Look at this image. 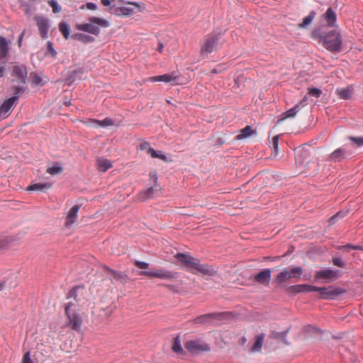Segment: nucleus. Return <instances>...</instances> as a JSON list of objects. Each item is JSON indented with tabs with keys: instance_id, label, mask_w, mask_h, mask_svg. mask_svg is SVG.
<instances>
[{
	"instance_id": "4c0bfd02",
	"label": "nucleus",
	"mask_w": 363,
	"mask_h": 363,
	"mask_svg": "<svg viewBox=\"0 0 363 363\" xmlns=\"http://www.w3.org/2000/svg\"><path fill=\"white\" fill-rule=\"evenodd\" d=\"M300 111V104H296L293 108L285 111L283 115V119L293 118Z\"/></svg>"
},
{
	"instance_id": "de8ad7c7",
	"label": "nucleus",
	"mask_w": 363,
	"mask_h": 363,
	"mask_svg": "<svg viewBox=\"0 0 363 363\" xmlns=\"http://www.w3.org/2000/svg\"><path fill=\"white\" fill-rule=\"evenodd\" d=\"M109 11L112 14L121 16V6H118L116 4H113L109 8Z\"/></svg>"
},
{
	"instance_id": "1a4fd4ad",
	"label": "nucleus",
	"mask_w": 363,
	"mask_h": 363,
	"mask_svg": "<svg viewBox=\"0 0 363 363\" xmlns=\"http://www.w3.org/2000/svg\"><path fill=\"white\" fill-rule=\"evenodd\" d=\"M72 306V303L69 302L65 305V313L69 319V325L70 327L79 332L81 330L82 319L79 314L76 313H71V307Z\"/></svg>"
},
{
	"instance_id": "49530a36",
	"label": "nucleus",
	"mask_w": 363,
	"mask_h": 363,
	"mask_svg": "<svg viewBox=\"0 0 363 363\" xmlns=\"http://www.w3.org/2000/svg\"><path fill=\"white\" fill-rule=\"evenodd\" d=\"M349 140L357 147L363 146V137L350 136Z\"/></svg>"
},
{
	"instance_id": "b1692460",
	"label": "nucleus",
	"mask_w": 363,
	"mask_h": 363,
	"mask_svg": "<svg viewBox=\"0 0 363 363\" xmlns=\"http://www.w3.org/2000/svg\"><path fill=\"white\" fill-rule=\"evenodd\" d=\"M71 38L75 40L80 41L84 44L93 43L95 40L94 38L91 35L82 33H74L71 36Z\"/></svg>"
},
{
	"instance_id": "5fc2aeb1",
	"label": "nucleus",
	"mask_w": 363,
	"mask_h": 363,
	"mask_svg": "<svg viewBox=\"0 0 363 363\" xmlns=\"http://www.w3.org/2000/svg\"><path fill=\"white\" fill-rule=\"evenodd\" d=\"M85 7L89 10H96L97 9V5L93 2H88L86 5H82L81 9H83Z\"/></svg>"
},
{
	"instance_id": "f3484780",
	"label": "nucleus",
	"mask_w": 363,
	"mask_h": 363,
	"mask_svg": "<svg viewBox=\"0 0 363 363\" xmlns=\"http://www.w3.org/2000/svg\"><path fill=\"white\" fill-rule=\"evenodd\" d=\"M83 74H84V69L81 68V67L74 69V70L69 71V72L65 78V82L68 85H71L77 79H81Z\"/></svg>"
},
{
	"instance_id": "f257e3e1",
	"label": "nucleus",
	"mask_w": 363,
	"mask_h": 363,
	"mask_svg": "<svg viewBox=\"0 0 363 363\" xmlns=\"http://www.w3.org/2000/svg\"><path fill=\"white\" fill-rule=\"evenodd\" d=\"M11 82L10 90L19 94H24L28 89V69L23 64H15L11 72Z\"/></svg>"
},
{
	"instance_id": "f03ea898",
	"label": "nucleus",
	"mask_w": 363,
	"mask_h": 363,
	"mask_svg": "<svg viewBox=\"0 0 363 363\" xmlns=\"http://www.w3.org/2000/svg\"><path fill=\"white\" fill-rule=\"evenodd\" d=\"M175 258L188 267H191L204 275L214 276L217 271L208 264H201L200 260L190 255L178 252L175 255Z\"/></svg>"
},
{
	"instance_id": "4468645a",
	"label": "nucleus",
	"mask_w": 363,
	"mask_h": 363,
	"mask_svg": "<svg viewBox=\"0 0 363 363\" xmlns=\"http://www.w3.org/2000/svg\"><path fill=\"white\" fill-rule=\"evenodd\" d=\"M34 20L37 23L40 37L43 39L48 38L49 30L48 19L43 16H35Z\"/></svg>"
},
{
	"instance_id": "4be33fe9",
	"label": "nucleus",
	"mask_w": 363,
	"mask_h": 363,
	"mask_svg": "<svg viewBox=\"0 0 363 363\" xmlns=\"http://www.w3.org/2000/svg\"><path fill=\"white\" fill-rule=\"evenodd\" d=\"M52 184L49 182H43V183H35L29 185L27 187V190L30 191H44L51 188Z\"/></svg>"
},
{
	"instance_id": "bf43d9fd",
	"label": "nucleus",
	"mask_w": 363,
	"mask_h": 363,
	"mask_svg": "<svg viewBox=\"0 0 363 363\" xmlns=\"http://www.w3.org/2000/svg\"><path fill=\"white\" fill-rule=\"evenodd\" d=\"M287 333H288L287 330L284 331V332H281V333L274 332V333H273V337L274 338H279L281 337H286Z\"/></svg>"
},
{
	"instance_id": "09e8293b",
	"label": "nucleus",
	"mask_w": 363,
	"mask_h": 363,
	"mask_svg": "<svg viewBox=\"0 0 363 363\" xmlns=\"http://www.w3.org/2000/svg\"><path fill=\"white\" fill-rule=\"evenodd\" d=\"M49 4L52 6L54 13H59L61 11V6L56 0H50Z\"/></svg>"
},
{
	"instance_id": "20e7f679",
	"label": "nucleus",
	"mask_w": 363,
	"mask_h": 363,
	"mask_svg": "<svg viewBox=\"0 0 363 363\" xmlns=\"http://www.w3.org/2000/svg\"><path fill=\"white\" fill-rule=\"evenodd\" d=\"M109 26L110 23L107 20L93 16L89 18V23L77 24V28L79 30L98 36L101 32L100 26L108 28Z\"/></svg>"
},
{
	"instance_id": "774afa93",
	"label": "nucleus",
	"mask_w": 363,
	"mask_h": 363,
	"mask_svg": "<svg viewBox=\"0 0 363 363\" xmlns=\"http://www.w3.org/2000/svg\"><path fill=\"white\" fill-rule=\"evenodd\" d=\"M163 48H164V45L162 43H159L158 45V48H157V51H159L160 52H162V50H163Z\"/></svg>"
},
{
	"instance_id": "7c9ffc66",
	"label": "nucleus",
	"mask_w": 363,
	"mask_h": 363,
	"mask_svg": "<svg viewBox=\"0 0 363 363\" xmlns=\"http://www.w3.org/2000/svg\"><path fill=\"white\" fill-rule=\"evenodd\" d=\"M337 92L340 98L342 99H348L351 97L352 94L353 87L352 86H348L345 88L337 89Z\"/></svg>"
},
{
	"instance_id": "a19ab883",
	"label": "nucleus",
	"mask_w": 363,
	"mask_h": 363,
	"mask_svg": "<svg viewBox=\"0 0 363 363\" xmlns=\"http://www.w3.org/2000/svg\"><path fill=\"white\" fill-rule=\"evenodd\" d=\"M346 214H347V212H342V211L337 212V213H335V215H333L332 217L330 218V219H329L330 224V225L335 224L339 218H344L346 216Z\"/></svg>"
},
{
	"instance_id": "a878e982",
	"label": "nucleus",
	"mask_w": 363,
	"mask_h": 363,
	"mask_svg": "<svg viewBox=\"0 0 363 363\" xmlns=\"http://www.w3.org/2000/svg\"><path fill=\"white\" fill-rule=\"evenodd\" d=\"M105 269L107 272L110 273L113 278L117 281H120L121 282H125L127 279V275H125L124 273L116 271L113 269H111L110 267L105 266Z\"/></svg>"
},
{
	"instance_id": "13d9d810",
	"label": "nucleus",
	"mask_w": 363,
	"mask_h": 363,
	"mask_svg": "<svg viewBox=\"0 0 363 363\" xmlns=\"http://www.w3.org/2000/svg\"><path fill=\"white\" fill-rule=\"evenodd\" d=\"M9 241L5 238H0V250L5 249L7 247Z\"/></svg>"
},
{
	"instance_id": "9d476101",
	"label": "nucleus",
	"mask_w": 363,
	"mask_h": 363,
	"mask_svg": "<svg viewBox=\"0 0 363 363\" xmlns=\"http://www.w3.org/2000/svg\"><path fill=\"white\" fill-rule=\"evenodd\" d=\"M21 96V94L13 92L12 96L0 105V118H6L9 116V111L18 104Z\"/></svg>"
},
{
	"instance_id": "3c124183",
	"label": "nucleus",
	"mask_w": 363,
	"mask_h": 363,
	"mask_svg": "<svg viewBox=\"0 0 363 363\" xmlns=\"http://www.w3.org/2000/svg\"><path fill=\"white\" fill-rule=\"evenodd\" d=\"M333 263L334 265L339 267L343 268L345 267V263L343 262L342 259L340 257H333Z\"/></svg>"
},
{
	"instance_id": "393cba45",
	"label": "nucleus",
	"mask_w": 363,
	"mask_h": 363,
	"mask_svg": "<svg viewBox=\"0 0 363 363\" xmlns=\"http://www.w3.org/2000/svg\"><path fill=\"white\" fill-rule=\"evenodd\" d=\"M264 337V333L259 334L255 337V342L250 349L252 352H259L262 350Z\"/></svg>"
},
{
	"instance_id": "680f3d73",
	"label": "nucleus",
	"mask_w": 363,
	"mask_h": 363,
	"mask_svg": "<svg viewBox=\"0 0 363 363\" xmlns=\"http://www.w3.org/2000/svg\"><path fill=\"white\" fill-rule=\"evenodd\" d=\"M6 71V62H3L0 67V78L4 77Z\"/></svg>"
},
{
	"instance_id": "a211bd4d",
	"label": "nucleus",
	"mask_w": 363,
	"mask_h": 363,
	"mask_svg": "<svg viewBox=\"0 0 363 363\" xmlns=\"http://www.w3.org/2000/svg\"><path fill=\"white\" fill-rule=\"evenodd\" d=\"M79 208H80L79 205H74L71 208V209L69 210V211L66 217V221H65L66 226L68 227V226L72 225L75 222V220L77 218V214H78Z\"/></svg>"
},
{
	"instance_id": "a18cd8bd",
	"label": "nucleus",
	"mask_w": 363,
	"mask_h": 363,
	"mask_svg": "<svg viewBox=\"0 0 363 363\" xmlns=\"http://www.w3.org/2000/svg\"><path fill=\"white\" fill-rule=\"evenodd\" d=\"M279 135H277L274 136L272 140V150L275 152L276 155H277L279 150Z\"/></svg>"
},
{
	"instance_id": "e2e57ef3",
	"label": "nucleus",
	"mask_w": 363,
	"mask_h": 363,
	"mask_svg": "<svg viewBox=\"0 0 363 363\" xmlns=\"http://www.w3.org/2000/svg\"><path fill=\"white\" fill-rule=\"evenodd\" d=\"M115 0H101V4H103V6H112L111 5V1H114Z\"/></svg>"
},
{
	"instance_id": "9b49d317",
	"label": "nucleus",
	"mask_w": 363,
	"mask_h": 363,
	"mask_svg": "<svg viewBox=\"0 0 363 363\" xmlns=\"http://www.w3.org/2000/svg\"><path fill=\"white\" fill-rule=\"evenodd\" d=\"M316 291V286L310 284H297L286 287V292L290 296H295L300 293Z\"/></svg>"
},
{
	"instance_id": "72a5a7b5",
	"label": "nucleus",
	"mask_w": 363,
	"mask_h": 363,
	"mask_svg": "<svg viewBox=\"0 0 363 363\" xmlns=\"http://www.w3.org/2000/svg\"><path fill=\"white\" fill-rule=\"evenodd\" d=\"M59 30L65 39H68L70 37V26L68 23L61 22L59 24Z\"/></svg>"
},
{
	"instance_id": "864d4df0",
	"label": "nucleus",
	"mask_w": 363,
	"mask_h": 363,
	"mask_svg": "<svg viewBox=\"0 0 363 363\" xmlns=\"http://www.w3.org/2000/svg\"><path fill=\"white\" fill-rule=\"evenodd\" d=\"M77 290H78V286H74L73 287L71 290H69V291L68 292L67 294V298H76L77 296Z\"/></svg>"
},
{
	"instance_id": "e433bc0d",
	"label": "nucleus",
	"mask_w": 363,
	"mask_h": 363,
	"mask_svg": "<svg viewBox=\"0 0 363 363\" xmlns=\"http://www.w3.org/2000/svg\"><path fill=\"white\" fill-rule=\"evenodd\" d=\"M92 123L96 124L100 127L111 126L114 124L113 121L110 118H105L104 120L99 121L98 119H92Z\"/></svg>"
},
{
	"instance_id": "c85d7f7f",
	"label": "nucleus",
	"mask_w": 363,
	"mask_h": 363,
	"mask_svg": "<svg viewBox=\"0 0 363 363\" xmlns=\"http://www.w3.org/2000/svg\"><path fill=\"white\" fill-rule=\"evenodd\" d=\"M172 351L177 354L184 355L186 352L182 346L181 340L179 336H177L173 339Z\"/></svg>"
},
{
	"instance_id": "69168bd1",
	"label": "nucleus",
	"mask_w": 363,
	"mask_h": 363,
	"mask_svg": "<svg viewBox=\"0 0 363 363\" xmlns=\"http://www.w3.org/2000/svg\"><path fill=\"white\" fill-rule=\"evenodd\" d=\"M150 177L153 178L154 182L157 184V177L156 173L152 174L150 173Z\"/></svg>"
},
{
	"instance_id": "79ce46f5",
	"label": "nucleus",
	"mask_w": 363,
	"mask_h": 363,
	"mask_svg": "<svg viewBox=\"0 0 363 363\" xmlns=\"http://www.w3.org/2000/svg\"><path fill=\"white\" fill-rule=\"evenodd\" d=\"M340 250L348 251L349 250H363V247L359 245L347 244L339 247Z\"/></svg>"
},
{
	"instance_id": "f8f14e48",
	"label": "nucleus",
	"mask_w": 363,
	"mask_h": 363,
	"mask_svg": "<svg viewBox=\"0 0 363 363\" xmlns=\"http://www.w3.org/2000/svg\"><path fill=\"white\" fill-rule=\"evenodd\" d=\"M145 6L144 4H139L135 1H129L128 5L121 6V16H130L135 12L144 11Z\"/></svg>"
},
{
	"instance_id": "ea45409f",
	"label": "nucleus",
	"mask_w": 363,
	"mask_h": 363,
	"mask_svg": "<svg viewBox=\"0 0 363 363\" xmlns=\"http://www.w3.org/2000/svg\"><path fill=\"white\" fill-rule=\"evenodd\" d=\"M149 155L152 158H159L164 162L167 161V157L164 153H162V152H157V150H154L153 148L149 149Z\"/></svg>"
},
{
	"instance_id": "603ef678",
	"label": "nucleus",
	"mask_w": 363,
	"mask_h": 363,
	"mask_svg": "<svg viewBox=\"0 0 363 363\" xmlns=\"http://www.w3.org/2000/svg\"><path fill=\"white\" fill-rule=\"evenodd\" d=\"M134 263L137 267L141 269H146L149 267V264L147 262L143 261L135 260Z\"/></svg>"
},
{
	"instance_id": "ddd939ff",
	"label": "nucleus",
	"mask_w": 363,
	"mask_h": 363,
	"mask_svg": "<svg viewBox=\"0 0 363 363\" xmlns=\"http://www.w3.org/2000/svg\"><path fill=\"white\" fill-rule=\"evenodd\" d=\"M338 270H335L329 268H325L315 272V278L317 280L328 279L330 281H335L338 278Z\"/></svg>"
},
{
	"instance_id": "473e14b6",
	"label": "nucleus",
	"mask_w": 363,
	"mask_h": 363,
	"mask_svg": "<svg viewBox=\"0 0 363 363\" xmlns=\"http://www.w3.org/2000/svg\"><path fill=\"white\" fill-rule=\"evenodd\" d=\"M99 169L105 172L112 167L111 162L108 159H100L97 161Z\"/></svg>"
},
{
	"instance_id": "0e129e2a",
	"label": "nucleus",
	"mask_w": 363,
	"mask_h": 363,
	"mask_svg": "<svg viewBox=\"0 0 363 363\" xmlns=\"http://www.w3.org/2000/svg\"><path fill=\"white\" fill-rule=\"evenodd\" d=\"M23 35H24V32H23V33L20 35V36H19V38H18V45H19V47H21V46L22 39H23Z\"/></svg>"
},
{
	"instance_id": "338daca9",
	"label": "nucleus",
	"mask_w": 363,
	"mask_h": 363,
	"mask_svg": "<svg viewBox=\"0 0 363 363\" xmlns=\"http://www.w3.org/2000/svg\"><path fill=\"white\" fill-rule=\"evenodd\" d=\"M246 342H247V338H246L245 336H243V337L240 339V344L241 345H244Z\"/></svg>"
},
{
	"instance_id": "8fccbe9b",
	"label": "nucleus",
	"mask_w": 363,
	"mask_h": 363,
	"mask_svg": "<svg viewBox=\"0 0 363 363\" xmlns=\"http://www.w3.org/2000/svg\"><path fill=\"white\" fill-rule=\"evenodd\" d=\"M47 45L48 46H47L46 55L48 53H50L52 57H55L57 56V53L56 50H55V48H53L52 43L50 41H48V43H47Z\"/></svg>"
},
{
	"instance_id": "6e6d98bb",
	"label": "nucleus",
	"mask_w": 363,
	"mask_h": 363,
	"mask_svg": "<svg viewBox=\"0 0 363 363\" xmlns=\"http://www.w3.org/2000/svg\"><path fill=\"white\" fill-rule=\"evenodd\" d=\"M140 148L141 150H147V152L149 154V149L152 148L149 143L144 141L140 145Z\"/></svg>"
},
{
	"instance_id": "f704fd0d",
	"label": "nucleus",
	"mask_w": 363,
	"mask_h": 363,
	"mask_svg": "<svg viewBox=\"0 0 363 363\" xmlns=\"http://www.w3.org/2000/svg\"><path fill=\"white\" fill-rule=\"evenodd\" d=\"M63 172V167L59 162H55L52 167H48L47 172L51 175L60 174Z\"/></svg>"
},
{
	"instance_id": "2eb2a0df",
	"label": "nucleus",
	"mask_w": 363,
	"mask_h": 363,
	"mask_svg": "<svg viewBox=\"0 0 363 363\" xmlns=\"http://www.w3.org/2000/svg\"><path fill=\"white\" fill-rule=\"evenodd\" d=\"M271 277L272 271L270 269L267 268L256 274L254 276V279L256 282L260 284L268 285L269 284Z\"/></svg>"
},
{
	"instance_id": "5701e85b",
	"label": "nucleus",
	"mask_w": 363,
	"mask_h": 363,
	"mask_svg": "<svg viewBox=\"0 0 363 363\" xmlns=\"http://www.w3.org/2000/svg\"><path fill=\"white\" fill-rule=\"evenodd\" d=\"M290 279L291 276L290 274H289V270L285 268L275 277L274 282L278 286H280Z\"/></svg>"
},
{
	"instance_id": "412c9836",
	"label": "nucleus",
	"mask_w": 363,
	"mask_h": 363,
	"mask_svg": "<svg viewBox=\"0 0 363 363\" xmlns=\"http://www.w3.org/2000/svg\"><path fill=\"white\" fill-rule=\"evenodd\" d=\"M346 150L340 147L336 149L329 155V161L333 162H340L345 158Z\"/></svg>"
},
{
	"instance_id": "c9c22d12",
	"label": "nucleus",
	"mask_w": 363,
	"mask_h": 363,
	"mask_svg": "<svg viewBox=\"0 0 363 363\" xmlns=\"http://www.w3.org/2000/svg\"><path fill=\"white\" fill-rule=\"evenodd\" d=\"M303 269L301 267L297 266L291 268L289 270V274H290L291 279H300L303 274Z\"/></svg>"
},
{
	"instance_id": "cd10ccee",
	"label": "nucleus",
	"mask_w": 363,
	"mask_h": 363,
	"mask_svg": "<svg viewBox=\"0 0 363 363\" xmlns=\"http://www.w3.org/2000/svg\"><path fill=\"white\" fill-rule=\"evenodd\" d=\"M157 191L156 186H151L147 188V189L141 191L139 195V200L141 201H145L147 199H149L153 196L154 193Z\"/></svg>"
},
{
	"instance_id": "37998d69",
	"label": "nucleus",
	"mask_w": 363,
	"mask_h": 363,
	"mask_svg": "<svg viewBox=\"0 0 363 363\" xmlns=\"http://www.w3.org/2000/svg\"><path fill=\"white\" fill-rule=\"evenodd\" d=\"M31 84L33 86H43L45 84V83L43 82L41 77L38 75L37 73H33Z\"/></svg>"
},
{
	"instance_id": "4d7b16f0",
	"label": "nucleus",
	"mask_w": 363,
	"mask_h": 363,
	"mask_svg": "<svg viewBox=\"0 0 363 363\" xmlns=\"http://www.w3.org/2000/svg\"><path fill=\"white\" fill-rule=\"evenodd\" d=\"M22 363H33L30 359V352H27L24 354Z\"/></svg>"
},
{
	"instance_id": "0eeeda50",
	"label": "nucleus",
	"mask_w": 363,
	"mask_h": 363,
	"mask_svg": "<svg viewBox=\"0 0 363 363\" xmlns=\"http://www.w3.org/2000/svg\"><path fill=\"white\" fill-rule=\"evenodd\" d=\"M140 275L146 276L150 278H160L162 279H173L177 277V272L169 271L164 269L157 270L141 271Z\"/></svg>"
},
{
	"instance_id": "c03bdc74",
	"label": "nucleus",
	"mask_w": 363,
	"mask_h": 363,
	"mask_svg": "<svg viewBox=\"0 0 363 363\" xmlns=\"http://www.w3.org/2000/svg\"><path fill=\"white\" fill-rule=\"evenodd\" d=\"M308 94L313 97L318 98L322 94L321 89L315 87H309L308 89Z\"/></svg>"
},
{
	"instance_id": "6ab92c4d",
	"label": "nucleus",
	"mask_w": 363,
	"mask_h": 363,
	"mask_svg": "<svg viewBox=\"0 0 363 363\" xmlns=\"http://www.w3.org/2000/svg\"><path fill=\"white\" fill-rule=\"evenodd\" d=\"M309 157V152L304 148H300L296 152V163L297 165H303Z\"/></svg>"
},
{
	"instance_id": "58836bf2",
	"label": "nucleus",
	"mask_w": 363,
	"mask_h": 363,
	"mask_svg": "<svg viewBox=\"0 0 363 363\" xmlns=\"http://www.w3.org/2000/svg\"><path fill=\"white\" fill-rule=\"evenodd\" d=\"M315 16V12L314 11H311L309 14L303 19V22L299 24L300 28H306L309 26L312 21H313Z\"/></svg>"
},
{
	"instance_id": "7ed1b4c3",
	"label": "nucleus",
	"mask_w": 363,
	"mask_h": 363,
	"mask_svg": "<svg viewBox=\"0 0 363 363\" xmlns=\"http://www.w3.org/2000/svg\"><path fill=\"white\" fill-rule=\"evenodd\" d=\"M318 38L326 50L333 52H339L341 50L342 37L336 30L322 32L319 34Z\"/></svg>"
},
{
	"instance_id": "052dcab7",
	"label": "nucleus",
	"mask_w": 363,
	"mask_h": 363,
	"mask_svg": "<svg viewBox=\"0 0 363 363\" xmlns=\"http://www.w3.org/2000/svg\"><path fill=\"white\" fill-rule=\"evenodd\" d=\"M308 104V97L305 96L297 104H300V109Z\"/></svg>"
},
{
	"instance_id": "bb28decb",
	"label": "nucleus",
	"mask_w": 363,
	"mask_h": 363,
	"mask_svg": "<svg viewBox=\"0 0 363 363\" xmlns=\"http://www.w3.org/2000/svg\"><path fill=\"white\" fill-rule=\"evenodd\" d=\"M325 18L329 26L333 27L335 25L337 20L336 13L331 7L327 9L325 13Z\"/></svg>"
},
{
	"instance_id": "6e6552de",
	"label": "nucleus",
	"mask_w": 363,
	"mask_h": 363,
	"mask_svg": "<svg viewBox=\"0 0 363 363\" xmlns=\"http://www.w3.org/2000/svg\"><path fill=\"white\" fill-rule=\"evenodd\" d=\"M220 38V33L207 35L201 48V54L204 55L213 52L217 48Z\"/></svg>"
},
{
	"instance_id": "423d86ee",
	"label": "nucleus",
	"mask_w": 363,
	"mask_h": 363,
	"mask_svg": "<svg viewBox=\"0 0 363 363\" xmlns=\"http://www.w3.org/2000/svg\"><path fill=\"white\" fill-rule=\"evenodd\" d=\"M185 349L191 354L196 355L211 350L209 344L201 339L188 340L184 344Z\"/></svg>"
},
{
	"instance_id": "39448f33",
	"label": "nucleus",
	"mask_w": 363,
	"mask_h": 363,
	"mask_svg": "<svg viewBox=\"0 0 363 363\" xmlns=\"http://www.w3.org/2000/svg\"><path fill=\"white\" fill-rule=\"evenodd\" d=\"M316 291L319 292L318 298L324 300H334L337 296L344 294L346 290L333 285L324 287L316 286Z\"/></svg>"
},
{
	"instance_id": "c756f323",
	"label": "nucleus",
	"mask_w": 363,
	"mask_h": 363,
	"mask_svg": "<svg viewBox=\"0 0 363 363\" xmlns=\"http://www.w3.org/2000/svg\"><path fill=\"white\" fill-rule=\"evenodd\" d=\"M10 50L9 42L6 38L0 36V53L1 57H6Z\"/></svg>"
},
{
	"instance_id": "2f4dec72",
	"label": "nucleus",
	"mask_w": 363,
	"mask_h": 363,
	"mask_svg": "<svg viewBox=\"0 0 363 363\" xmlns=\"http://www.w3.org/2000/svg\"><path fill=\"white\" fill-rule=\"evenodd\" d=\"M255 130H252L250 125H247L244 128H242L240 131V133L236 136L237 140H242L246 138H248L253 135Z\"/></svg>"
},
{
	"instance_id": "dca6fc26",
	"label": "nucleus",
	"mask_w": 363,
	"mask_h": 363,
	"mask_svg": "<svg viewBox=\"0 0 363 363\" xmlns=\"http://www.w3.org/2000/svg\"><path fill=\"white\" fill-rule=\"evenodd\" d=\"M223 315V313H211L201 315L195 318L194 323L196 324H206L211 320L220 318Z\"/></svg>"
},
{
	"instance_id": "aec40b11",
	"label": "nucleus",
	"mask_w": 363,
	"mask_h": 363,
	"mask_svg": "<svg viewBox=\"0 0 363 363\" xmlns=\"http://www.w3.org/2000/svg\"><path fill=\"white\" fill-rule=\"evenodd\" d=\"M177 79V76L172 72L150 77V81L152 82H164L167 83L174 82Z\"/></svg>"
}]
</instances>
